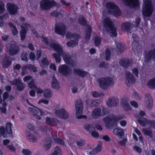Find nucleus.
Returning <instances> with one entry per match:
<instances>
[{
    "label": "nucleus",
    "mask_w": 155,
    "mask_h": 155,
    "mask_svg": "<svg viewBox=\"0 0 155 155\" xmlns=\"http://www.w3.org/2000/svg\"><path fill=\"white\" fill-rule=\"evenodd\" d=\"M40 38L42 41L46 44L47 48L49 49L53 48L58 53V54L54 53L52 54V57L55 59L56 63H60L61 61L60 56L62 55L63 59L66 63L71 65H74L75 64V61L69 53L63 52V48L61 46L58 44L51 43V39L50 37L47 38L42 36Z\"/></svg>",
    "instance_id": "1"
},
{
    "label": "nucleus",
    "mask_w": 155,
    "mask_h": 155,
    "mask_svg": "<svg viewBox=\"0 0 155 155\" xmlns=\"http://www.w3.org/2000/svg\"><path fill=\"white\" fill-rule=\"evenodd\" d=\"M103 24L104 27L106 30L110 32L112 36L116 37L117 36V30L116 28L113 24L110 18L104 16Z\"/></svg>",
    "instance_id": "2"
},
{
    "label": "nucleus",
    "mask_w": 155,
    "mask_h": 155,
    "mask_svg": "<svg viewBox=\"0 0 155 155\" xmlns=\"http://www.w3.org/2000/svg\"><path fill=\"white\" fill-rule=\"evenodd\" d=\"M151 0H143L144 3L142 8L143 15L146 17L150 16L153 11Z\"/></svg>",
    "instance_id": "3"
},
{
    "label": "nucleus",
    "mask_w": 155,
    "mask_h": 155,
    "mask_svg": "<svg viewBox=\"0 0 155 155\" xmlns=\"http://www.w3.org/2000/svg\"><path fill=\"white\" fill-rule=\"evenodd\" d=\"M83 106L82 101L78 100L76 102L75 110L76 116L78 119L82 118L86 119L87 117L86 115H82L83 112Z\"/></svg>",
    "instance_id": "4"
},
{
    "label": "nucleus",
    "mask_w": 155,
    "mask_h": 155,
    "mask_svg": "<svg viewBox=\"0 0 155 155\" xmlns=\"http://www.w3.org/2000/svg\"><path fill=\"white\" fill-rule=\"evenodd\" d=\"M124 117V115H121L115 116L113 114L108 115L104 117L103 120L106 124V126L110 124L117 123L118 121Z\"/></svg>",
    "instance_id": "5"
},
{
    "label": "nucleus",
    "mask_w": 155,
    "mask_h": 155,
    "mask_svg": "<svg viewBox=\"0 0 155 155\" xmlns=\"http://www.w3.org/2000/svg\"><path fill=\"white\" fill-rule=\"evenodd\" d=\"M106 7L108 12L112 14L115 16H119L120 12L118 6L114 3L110 2L106 4Z\"/></svg>",
    "instance_id": "6"
},
{
    "label": "nucleus",
    "mask_w": 155,
    "mask_h": 155,
    "mask_svg": "<svg viewBox=\"0 0 155 155\" xmlns=\"http://www.w3.org/2000/svg\"><path fill=\"white\" fill-rule=\"evenodd\" d=\"M98 81L100 87L104 90L107 89L110 86L114 83L112 78L108 77L100 78L99 79Z\"/></svg>",
    "instance_id": "7"
},
{
    "label": "nucleus",
    "mask_w": 155,
    "mask_h": 155,
    "mask_svg": "<svg viewBox=\"0 0 155 155\" xmlns=\"http://www.w3.org/2000/svg\"><path fill=\"white\" fill-rule=\"evenodd\" d=\"M40 5L43 10L50 9L53 6H59V4L54 2V0H42L40 2Z\"/></svg>",
    "instance_id": "8"
},
{
    "label": "nucleus",
    "mask_w": 155,
    "mask_h": 155,
    "mask_svg": "<svg viewBox=\"0 0 155 155\" xmlns=\"http://www.w3.org/2000/svg\"><path fill=\"white\" fill-rule=\"evenodd\" d=\"M109 112V111L106 108L104 107L101 111V108H96L92 111L91 116L93 119H97L100 116H103L106 115Z\"/></svg>",
    "instance_id": "9"
},
{
    "label": "nucleus",
    "mask_w": 155,
    "mask_h": 155,
    "mask_svg": "<svg viewBox=\"0 0 155 155\" xmlns=\"http://www.w3.org/2000/svg\"><path fill=\"white\" fill-rule=\"evenodd\" d=\"M6 48L7 51L12 55L17 54L20 51L19 47L16 46L15 42L14 41L7 45Z\"/></svg>",
    "instance_id": "10"
},
{
    "label": "nucleus",
    "mask_w": 155,
    "mask_h": 155,
    "mask_svg": "<svg viewBox=\"0 0 155 155\" xmlns=\"http://www.w3.org/2000/svg\"><path fill=\"white\" fill-rule=\"evenodd\" d=\"M132 36L133 39L132 44V49L136 53L137 52L139 54H138V56L141 55L142 54V53L141 51V50L140 47L139 46L137 35L136 34H132Z\"/></svg>",
    "instance_id": "11"
},
{
    "label": "nucleus",
    "mask_w": 155,
    "mask_h": 155,
    "mask_svg": "<svg viewBox=\"0 0 155 155\" xmlns=\"http://www.w3.org/2000/svg\"><path fill=\"white\" fill-rule=\"evenodd\" d=\"M55 32L57 34L64 36L66 31V27L62 23H58L55 25Z\"/></svg>",
    "instance_id": "12"
},
{
    "label": "nucleus",
    "mask_w": 155,
    "mask_h": 155,
    "mask_svg": "<svg viewBox=\"0 0 155 155\" xmlns=\"http://www.w3.org/2000/svg\"><path fill=\"white\" fill-rule=\"evenodd\" d=\"M36 108L37 109L28 107V111L31 114L35 116L37 119L40 120L41 118L40 116L38 115V112H39L40 115L41 116L44 115L45 114V113L41 109L37 107Z\"/></svg>",
    "instance_id": "13"
},
{
    "label": "nucleus",
    "mask_w": 155,
    "mask_h": 155,
    "mask_svg": "<svg viewBox=\"0 0 155 155\" xmlns=\"http://www.w3.org/2000/svg\"><path fill=\"white\" fill-rule=\"evenodd\" d=\"M6 8L9 14L13 15L17 14L18 8L14 3H8L7 4Z\"/></svg>",
    "instance_id": "14"
},
{
    "label": "nucleus",
    "mask_w": 155,
    "mask_h": 155,
    "mask_svg": "<svg viewBox=\"0 0 155 155\" xmlns=\"http://www.w3.org/2000/svg\"><path fill=\"white\" fill-rule=\"evenodd\" d=\"M125 75L126 77V84L127 86H130L135 82L136 80L131 73L129 71H126Z\"/></svg>",
    "instance_id": "15"
},
{
    "label": "nucleus",
    "mask_w": 155,
    "mask_h": 155,
    "mask_svg": "<svg viewBox=\"0 0 155 155\" xmlns=\"http://www.w3.org/2000/svg\"><path fill=\"white\" fill-rule=\"evenodd\" d=\"M55 113L57 116L63 119H67L69 116L68 112L63 109L55 110Z\"/></svg>",
    "instance_id": "16"
},
{
    "label": "nucleus",
    "mask_w": 155,
    "mask_h": 155,
    "mask_svg": "<svg viewBox=\"0 0 155 155\" xmlns=\"http://www.w3.org/2000/svg\"><path fill=\"white\" fill-rule=\"evenodd\" d=\"M21 30L20 34L21 36V40H24L25 37V35L27 33V30L30 27V25L28 24H23L21 25Z\"/></svg>",
    "instance_id": "17"
},
{
    "label": "nucleus",
    "mask_w": 155,
    "mask_h": 155,
    "mask_svg": "<svg viewBox=\"0 0 155 155\" xmlns=\"http://www.w3.org/2000/svg\"><path fill=\"white\" fill-rule=\"evenodd\" d=\"M155 58V49L146 52L145 58V61L143 64H145L147 62L150 61L151 59Z\"/></svg>",
    "instance_id": "18"
},
{
    "label": "nucleus",
    "mask_w": 155,
    "mask_h": 155,
    "mask_svg": "<svg viewBox=\"0 0 155 155\" xmlns=\"http://www.w3.org/2000/svg\"><path fill=\"white\" fill-rule=\"evenodd\" d=\"M58 70L60 73L64 75L68 74L71 72L69 68L65 64L61 65L59 66Z\"/></svg>",
    "instance_id": "19"
},
{
    "label": "nucleus",
    "mask_w": 155,
    "mask_h": 155,
    "mask_svg": "<svg viewBox=\"0 0 155 155\" xmlns=\"http://www.w3.org/2000/svg\"><path fill=\"white\" fill-rule=\"evenodd\" d=\"M126 5L134 8L139 7V3L138 0H122Z\"/></svg>",
    "instance_id": "20"
},
{
    "label": "nucleus",
    "mask_w": 155,
    "mask_h": 155,
    "mask_svg": "<svg viewBox=\"0 0 155 155\" xmlns=\"http://www.w3.org/2000/svg\"><path fill=\"white\" fill-rule=\"evenodd\" d=\"M23 81L24 82H28V87L31 88H36V85L34 84V80L32 76L28 75L24 77Z\"/></svg>",
    "instance_id": "21"
},
{
    "label": "nucleus",
    "mask_w": 155,
    "mask_h": 155,
    "mask_svg": "<svg viewBox=\"0 0 155 155\" xmlns=\"http://www.w3.org/2000/svg\"><path fill=\"white\" fill-rule=\"evenodd\" d=\"M29 69L30 71H32L33 72H36L37 71V68L31 64H28L22 66L21 69L22 71L21 72V74L22 76H24L26 72L25 71L26 69Z\"/></svg>",
    "instance_id": "22"
},
{
    "label": "nucleus",
    "mask_w": 155,
    "mask_h": 155,
    "mask_svg": "<svg viewBox=\"0 0 155 155\" xmlns=\"http://www.w3.org/2000/svg\"><path fill=\"white\" fill-rule=\"evenodd\" d=\"M45 123L49 125L54 126L59 124V122L57 119L55 118L47 117L46 118Z\"/></svg>",
    "instance_id": "23"
},
{
    "label": "nucleus",
    "mask_w": 155,
    "mask_h": 155,
    "mask_svg": "<svg viewBox=\"0 0 155 155\" xmlns=\"http://www.w3.org/2000/svg\"><path fill=\"white\" fill-rule=\"evenodd\" d=\"M145 103L147 107L149 109H151L152 107L153 102L151 96L149 94H147L145 95Z\"/></svg>",
    "instance_id": "24"
},
{
    "label": "nucleus",
    "mask_w": 155,
    "mask_h": 155,
    "mask_svg": "<svg viewBox=\"0 0 155 155\" xmlns=\"http://www.w3.org/2000/svg\"><path fill=\"white\" fill-rule=\"evenodd\" d=\"M118 102V100L116 98H110L107 101L106 104L109 107H114L117 105Z\"/></svg>",
    "instance_id": "25"
},
{
    "label": "nucleus",
    "mask_w": 155,
    "mask_h": 155,
    "mask_svg": "<svg viewBox=\"0 0 155 155\" xmlns=\"http://www.w3.org/2000/svg\"><path fill=\"white\" fill-rule=\"evenodd\" d=\"M11 83L13 85H15L17 87V89L19 91L21 90L24 87L23 84L21 83V80L19 79H15L11 81Z\"/></svg>",
    "instance_id": "26"
},
{
    "label": "nucleus",
    "mask_w": 155,
    "mask_h": 155,
    "mask_svg": "<svg viewBox=\"0 0 155 155\" xmlns=\"http://www.w3.org/2000/svg\"><path fill=\"white\" fill-rule=\"evenodd\" d=\"M102 144L101 143H99L97 147L94 149L92 151L89 152V155H94L99 153L102 149Z\"/></svg>",
    "instance_id": "27"
},
{
    "label": "nucleus",
    "mask_w": 155,
    "mask_h": 155,
    "mask_svg": "<svg viewBox=\"0 0 155 155\" xmlns=\"http://www.w3.org/2000/svg\"><path fill=\"white\" fill-rule=\"evenodd\" d=\"M133 26H134L133 24H130L128 22L123 23L122 25V30L123 31H128L131 30Z\"/></svg>",
    "instance_id": "28"
},
{
    "label": "nucleus",
    "mask_w": 155,
    "mask_h": 155,
    "mask_svg": "<svg viewBox=\"0 0 155 155\" xmlns=\"http://www.w3.org/2000/svg\"><path fill=\"white\" fill-rule=\"evenodd\" d=\"M66 38L67 39H71L74 38L76 41H78L80 38V36L77 34H73L70 33H68L66 35Z\"/></svg>",
    "instance_id": "29"
},
{
    "label": "nucleus",
    "mask_w": 155,
    "mask_h": 155,
    "mask_svg": "<svg viewBox=\"0 0 155 155\" xmlns=\"http://www.w3.org/2000/svg\"><path fill=\"white\" fill-rule=\"evenodd\" d=\"M51 85L52 88L55 89H58L60 88L58 82L54 76L52 78Z\"/></svg>",
    "instance_id": "30"
},
{
    "label": "nucleus",
    "mask_w": 155,
    "mask_h": 155,
    "mask_svg": "<svg viewBox=\"0 0 155 155\" xmlns=\"http://www.w3.org/2000/svg\"><path fill=\"white\" fill-rule=\"evenodd\" d=\"M120 64L125 68H127L130 64L129 60L125 58H122L120 60Z\"/></svg>",
    "instance_id": "31"
},
{
    "label": "nucleus",
    "mask_w": 155,
    "mask_h": 155,
    "mask_svg": "<svg viewBox=\"0 0 155 155\" xmlns=\"http://www.w3.org/2000/svg\"><path fill=\"white\" fill-rule=\"evenodd\" d=\"M114 134L120 137L124 133V131L123 129L119 127L115 128L113 130Z\"/></svg>",
    "instance_id": "32"
},
{
    "label": "nucleus",
    "mask_w": 155,
    "mask_h": 155,
    "mask_svg": "<svg viewBox=\"0 0 155 155\" xmlns=\"http://www.w3.org/2000/svg\"><path fill=\"white\" fill-rule=\"evenodd\" d=\"M51 140L50 138H46L44 142V148L46 150L49 149L51 146Z\"/></svg>",
    "instance_id": "33"
},
{
    "label": "nucleus",
    "mask_w": 155,
    "mask_h": 155,
    "mask_svg": "<svg viewBox=\"0 0 155 155\" xmlns=\"http://www.w3.org/2000/svg\"><path fill=\"white\" fill-rule=\"evenodd\" d=\"M52 92L50 89H46L44 90L43 95L45 97L50 98L52 97Z\"/></svg>",
    "instance_id": "34"
},
{
    "label": "nucleus",
    "mask_w": 155,
    "mask_h": 155,
    "mask_svg": "<svg viewBox=\"0 0 155 155\" xmlns=\"http://www.w3.org/2000/svg\"><path fill=\"white\" fill-rule=\"evenodd\" d=\"M121 104L124 109L128 110L130 109V106L127 100L125 99L121 100Z\"/></svg>",
    "instance_id": "35"
},
{
    "label": "nucleus",
    "mask_w": 155,
    "mask_h": 155,
    "mask_svg": "<svg viewBox=\"0 0 155 155\" xmlns=\"http://www.w3.org/2000/svg\"><path fill=\"white\" fill-rule=\"evenodd\" d=\"M138 123L142 126L144 127L147 125H148L149 121L146 118H139L137 120Z\"/></svg>",
    "instance_id": "36"
},
{
    "label": "nucleus",
    "mask_w": 155,
    "mask_h": 155,
    "mask_svg": "<svg viewBox=\"0 0 155 155\" xmlns=\"http://www.w3.org/2000/svg\"><path fill=\"white\" fill-rule=\"evenodd\" d=\"M74 72L75 74H77L78 75L82 77H83L87 74V72L78 69H74Z\"/></svg>",
    "instance_id": "37"
},
{
    "label": "nucleus",
    "mask_w": 155,
    "mask_h": 155,
    "mask_svg": "<svg viewBox=\"0 0 155 155\" xmlns=\"http://www.w3.org/2000/svg\"><path fill=\"white\" fill-rule=\"evenodd\" d=\"M91 31V27L89 25H87L86 27L85 36V39L87 41L89 40L90 38V34Z\"/></svg>",
    "instance_id": "38"
},
{
    "label": "nucleus",
    "mask_w": 155,
    "mask_h": 155,
    "mask_svg": "<svg viewBox=\"0 0 155 155\" xmlns=\"http://www.w3.org/2000/svg\"><path fill=\"white\" fill-rule=\"evenodd\" d=\"M61 151L60 148L58 147H55L51 155H61Z\"/></svg>",
    "instance_id": "39"
},
{
    "label": "nucleus",
    "mask_w": 155,
    "mask_h": 155,
    "mask_svg": "<svg viewBox=\"0 0 155 155\" xmlns=\"http://www.w3.org/2000/svg\"><path fill=\"white\" fill-rule=\"evenodd\" d=\"M142 130L143 133L145 135L148 136L150 138H151L153 137V133L150 129H143Z\"/></svg>",
    "instance_id": "40"
},
{
    "label": "nucleus",
    "mask_w": 155,
    "mask_h": 155,
    "mask_svg": "<svg viewBox=\"0 0 155 155\" xmlns=\"http://www.w3.org/2000/svg\"><path fill=\"white\" fill-rule=\"evenodd\" d=\"M26 137L27 139L31 142H34L37 140V138L33 134L30 133H27V134Z\"/></svg>",
    "instance_id": "41"
},
{
    "label": "nucleus",
    "mask_w": 155,
    "mask_h": 155,
    "mask_svg": "<svg viewBox=\"0 0 155 155\" xmlns=\"http://www.w3.org/2000/svg\"><path fill=\"white\" fill-rule=\"evenodd\" d=\"M147 85L151 89H155V77L149 81L147 83Z\"/></svg>",
    "instance_id": "42"
},
{
    "label": "nucleus",
    "mask_w": 155,
    "mask_h": 155,
    "mask_svg": "<svg viewBox=\"0 0 155 155\" xmlns=\"http://www.w3.org/2000/svg\"><path fill=\"white\" fill-rule=\"evenodd\" d=\"M87 131L89 132H91L94 129V127L91 124H85L83 127Z\"/></svg>",
    "instance_id": "43"
},
{
    "label": "nucleus",
    "mask_w": 155,
    "mask_h": 155,
    "mask_svg": "<svg viewBox=\"0 0 155 155\" xmlns=\"http://www.w3.org/2000/svg\"><path fill=\"white\" fill-rule=\"evenodd\" d=\"M12 62L11 60L7 58H5L2 62V65L4 68H7L11 64Z\"/></svg>",
    "instance_id": "44"
},
{
    "label": "nucleus",
    "mask_w": 155,
    "mask_h": 155,
    "mask_svg": "<svg viewBox=\"0 0 155 155\" xmlns=\"http://www.w3.org/2000/svg\"><path fill=\"white\" fill-rule=\"evenodd\" d=\"M77 41L71 40L70 41L68 42L66 44L69 47H73L78 44Z\"/></svg>",
    "instance_id": "45"
},
{
    "label": "nucleus",
    "mask_w": 155,
    "mask_h": 155,
    "mask_svg": "<svg viewBox=\"0 0 155 155\" xmlns=\"http://www.w3.org/2000/svg\"><path fill=\"white\" fill-rule=\"evenodd\" d=\"M7 105V104L6 102H4L2 104L3 107H0V110L1 112L5 114H6V107Z\"/></svg>",
    "instance_id": "46"
},
{
    "label": "nucleus",
    "mask_w": 155,
    "mask_h": 155,
    "mask_svg": "<svg viewBox=\"0 0 155 155\" xmlns=\"http://www.w3.org/2000/svg\"><path fill=\"white\" fill-rule=\"evenodd\" d=\"M52 138L53 141L56 143H57L62 145H64V142L62 140L59 138H54V137H52Z\"/></svg>",
    "instance_id": "47"
},
{
    "label": "nucleus",
    "mask_w": 155,
    "mask_h": 155,
    "mask_svg": "<svg viewBox=\"0 0 155 155\" xmlns=\"http://www.w3.org/2000/svg\"><path fill=\"white\" fill-rule=\"evenodd\" d=\"M79 21L80 24L82 25H85L86 24V21L85 18L82 16L79 17Z\"/></svg>",
    "instance_id": "48"
},
{
    "label": "nucleus",
    "mask_w": 155,
    "mask_h": 155,
    "mask_svg": "<svg viewBox=\"0 0 155 155\" xmlns=\"http://www.w3.org/2000/svg\"><path fill=\"white\" fill-rule=\"evenodd\" d=\"M76 143L78 146L81 147L84 146L86 142L85 140L84 139H80L76 141Z\"/></svg>",
    "instance_id": "49"
},
{
    "label": "nucleus",
    "mask_w": 155,
    "mask_h": 155,
    "mask_svg": "<svg viewBox=\"0 0 155 155\" xmlns=\"http://www.w3.org/2000/svg\"><path fill=\"white\" fill-rule=\"evenodd\" d=\"M101 103V101L99 99H96L93 100L90 105L91 106H96Z\"/></svg>",
    "instance_id": "50"
},
{
    "label": "nucleus",
    "mask_w": 155,
    "mask_h": 155,
    "mask_svg": "<svg viewBox=\"0 0 155 155\" xmlns=\"http://www.w3.org/2000/svg\"><path fill=\"white\" fill-rule=\"evenodd\" d=\"M123 47L120 43L117 44V48L116 51L118 54L121 53V51H123Z\"/></svg>",
    "instance_id": "51"
},
{
    "label": "nucleus",
    "mask_w": 155,
    "mask_h": 155,
    "mask_svg": "<svg viewBox=\"0 0 155 155\" xmlns=\"http://www.w3.org/2000/svg\"><path fill=\"white\" fill-rule=\"evenodd\" d=\"M106 60L107 61H108L110 59V55L111 54V52L110 49L107 48L106 51Z\"/></svg>",
    "instance_id": "52"
},
{
    "label": "nucleus",
    "mask_w": 155,
    "mask_h": 155,
    "mask_svg": "<svg viewBox=\"0 0 155 155\" xmlns=\"http://www.w3.org/2000/svg\"><path fill=\"white\" fill-rule=\"evenodd\" d=\"M41 63L43 65L45 66H48L49 64V63L47 57H45L42 59Z\"/></svg>",
    "instance_id": "53"
},
{
    "label": "nucleus",
    "mask_w": 155,
    "mask_h": 155,
    "mask_svg": "<svg viewBox=\"0 0 155 155\" xmlns=\"http://www.w3.org/2000/svg\"><path fill=\"white\" fill-rule=\"evenodd\" d=\"M94 42L96 46H99L100 45L101 42V39L100 37L97 36L95 38Z\"/></svg>",
    "instance_id": "54"
},
{
    "label": "nucleus",
    "mask_w": 155,
    "mask_h": 155,
    "mask_svg": "<svg viewBox=\"0 0 155 155\" xmlns=\"http://www.w3.org/2000/svg\"><path fill=\"white\" fill-rule=\"evenodd\" d=\"M5 11V6L3 2L0 0V14L3 13Z\"/></svg>",
    "instance_id": "55"
},
{
    "label": "nucleus",
    "mask_w": 155,
    "mask_h": 155,
    "mask_svg": "<svg viewBox=\"0 0 155 155\" xmlns=\"http://www.w3.org/2000/svg\"><path fill=\"white\" fill-rule=\"evenodd\" d=\"M22 153L24 155H30L31 154V151L28 149H23Z\"/></svg>",
    "instance_id": "56"
},
{
    "label": "nucleus",
    "mask_w": 155,
    "mask_h": 155,
    "mask_svg": "<svg viewBox=\"0 0 155 155\" xmlns=\"http://www.w3.org/2000/svg\"><path fill=\"white\" fill-rule=\"evenodd\" d=\"M41 103H43L45 104H48L49 103V101L46 100L41 99L39 100L38 102V104H40Z\"/></svg>",
    "instance_id": "57"
},
{
    "label": "nucleus",
    "mask_w": 155,
    "mask_h": 155,
    "mask_svg": "<svg viewBox=\"0 0 155 155\" xmlns=\"http://www.w3.org/2000/svg\"><path fill=\"white\" fill-rule=\"evenodd\" d=\"M91 94L94 97H98L100 96V94L96 91H93L91 92Z\"/></svg>",
    "instance_id": "58"
},
{
    "label": "nucleus",
    "mask_w": 155,
    "mask_h": 155,
    "mask_svg": "<svg viewBox=\"0 0 155 155\" xmlns=\"http://www.w3.org/2000/svg\"><path fill=\"white\" fill-rule=\"evenodd\" d=\"M102 139L107 142H110L111 141L110 138L107 135L103 136Z\"/></svg>",
    "instance_id": "59"
},
{
    "label": "nucleus",
    "mask_w": 155,
    "mask_h": 155,
    "mask_svg": "<svg viewBox=\"0 0 155 155\" xmlns=\"http://www.w3.org/2000/svg\"><path fill=\"white\" fill-rule=\"evenodd\" d=\"M133 148L134 150L139 153H141L142 151L141 149L138 146H136L133 147Z\"/></svg>",
    "instance_id": "60"
},
{
    "label": "nucleus",
    "mask_w": 155,
    "mask_h": 155,
    "mask_svg": "<svg viewBox=\"0 0 155 155\" xmlns=\"http://www.w3.org/2000/svg\"><path fill=\"white\" fill-rule=\"evenodd\" d=\"M33 89L36 90V93L38 94H41L42 93H43L44 91L43 89H42L41 88H37L36 86V88Z\"/></svg>",
    "instance_id": "61"
},
{
    "label": "nucleus",
    "mask_w": 155,
    "mask_h": 155,
    "mask_svg": "<svg viewBox=\"0 0 155 155\" xmlns=\"http://www.w3.org/2000/svg\"><path fill=\"white\" fill-rule=\"evenodd\" d=\"M11 31L13 35H16L18 34V31L17 28L15 27H13V28L11 29Z\"/></svg>",
    "instance_id": "62"
},
{
    "label": "nucleus",
    "mask_w": 155,
    "mask_h": 155,
    "mask_svg": "<svg viewBox=\"0 0 155 155\" xmlns=\"http://www.w3.org/2000/svg\"><path fill=\"white\" fill-rule=\"evenodd\" d=\"M133 97L137 100H140L141 97L138 93L134 92L133 94Z\"/></svg>",
    "instance_id": "63"
},
{
    "label": "nucleus",
    "mask_w": 155,
    "mask_h": 155,
    "mask_svg": "<svg viewBox=\"0 0 155 155\" xmlns=\"http://www.w3.org/2000/svg\"><path fill=\"white\" fill-rule=\"evenodd\" d=\"M149 126L152 127H155V122L153 120H150Z\"/></svg>",
    "instance_id": "64"
}]
</instances>
